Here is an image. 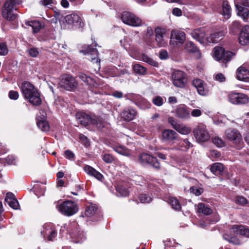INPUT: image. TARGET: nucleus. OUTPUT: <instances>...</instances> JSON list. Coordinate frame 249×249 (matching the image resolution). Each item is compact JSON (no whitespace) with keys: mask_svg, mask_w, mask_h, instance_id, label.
<instances>
[{"mask_svg":"<svg viewBox=\"0 0 249 249\" xmlns=\"http://www.w3.org/2000/svg\"><path fill=\"white\" fill-rule=\"evenodd\" d=\"M137 97L138 103L141 105H144L145 108H149L150 107V103L147 101L145 99L142 98V97L140 96H137Z\"/></svg>","mask_w":249,"mask_h":249,"instance_id":"obj_49","label":"nucleus"},{"mask_svg":"<svg viewBox=\"0 0 249 249\" xmlns=\"http://www.w3.org/2000/svg\"><path fill=\"white\" fill-rule=\"evenodd\" d=\"M169 203L172 206L173 209L175 210L179 211L181 209V206L178 200L174 197H170L169 200Z\"/></svg>","mask_w":249,"mask_h":249,"instance_id":"obj_39","label":"nucleus"},{"mask_svg":"<svg viewBox=\"0 0 249 249\" xmlns=\"http://www.w3.org/2000/svg\"><path fill=\"white\" fill-rule=\"evenodd\" d=\"M103 160L107 163L112 162L114 160V157L109 154H105L103 157Z\"/></svg>","mask_w":249,"mask_h":249,"instance_id":"obj_52","label":"nucleus"},{"mask_svg":"<svg viewBox=\"0 0 249 249\" xmlns=\"http://www.w3.org/2000/svg\"><path fill=\"white\" fill-rule=\"evenodd\" d=\"M139 200L141 203H149L152 200V198L148 196L146 194H142L138 196Z\"/></svg>","mask_w":249,"mask_h":249,"instance_id":"obj_45","label":"nucleus"},{"mask_svg":"<svg viewBox=\"0 0 249 249\" xmlns=\"http://www.w3.org/2000/svg\"><path fill=\"white\" fill-rule=\"evenodd\" d=\"M192 36L200 43L203 42L205 37V32L203 28L196 29L191 33Z\"/></svg>","mask_w":249,"mask_h":249,"instance_id":"obj_24","label":"nucleus"},{"mask_svg":"<svg viewBox=\"0 0 249 249\" xmlns=\"http://www.w3.org/2000/svg\"><path fill=\"white\" fill-rule=\"evenodd\" d=\"M159 57L160 59H166L168 57V53L166 51L162 50L160 52L159 54Z\"/></svg>","mask_w":249,"mask_h":249,"instance_id":"obj_63","label":"nucleus"},{"mask_svg":"<svg viewBox=\"0 0 249 249\" xmlns=\"http://www.w3.org/2000/svg\"><path fill=\"white\" fill-rule=\"evenodd\" d=\"M237 15L241 17L245 21H247L249 18V10L247 8L242 7V6L235 4Z\"/></svg>","mask_w":249,"mask_h":249,"instance_id":"obj_28","label":"nucleus"},{"mask_svg":"<svg viewBox=\"0 0 249 249\" xmlns=\"http://www.w3.org/2000/svg\"><path fill=\"white\" fill-rule=\"evenodd\" d=\"M139 59L153 66H157L158 63L152 59L148 57L146 54H142L141 57Z\"/></svg>","mask_w":249,"mask_h":249,"instance_id":"obj_40","label":"nucleus"},{"mask_svg":"<svg viewBox=\"0 0 249 249\" xmlns=\"http://www.w3.org/2000/svg\"><path fill=\"white\" fill-rule=\"evenodd\" d=\"M197 212L205 215H209L212 213L211 209L207 205L200 203L197 206Z\"/></svg>","mask_w":249,"mask_h":249,"instance_id":"obj_34","label":"nucleus"},{"mask_svg":"<svg viewBox=\"0 0 249 249\" xmlns=\"http://www.w3.org/2000/svg\"><path fill=\"white\" fill-rule=\"evenodd\" d=\"M212 141L213 143L218 147H222L225 145V142L218 137L213 138Z\"/></svg>","mask_w":249,"mask_h":249,"instance_id":"obj_46","label":"nucleus"},{"mask_svg":"<svg viewBox=\"0 0 249 249\" xmlns=\"http://www.w3.org/2000/svg\"><path fill=\"white\" fill-rule=\"evenodd\" d=\"M181 10L178 8H174L172 10V14L176 16L179 17L182 15Z\"/></svg>","mask_w":249,"mask_h":249,"instance_id":"obj_64","label":"nucleus"},{"mask_svg":"<svg viewBox=\"0 0 249 249\" xmlns=\"http://www.w3.org/2000/svg\"><path fill=\"white\" fill-rule=\"evenodd\" d=\"M84 170L88 175L94 177L99 180H102L103 178V176L100 172L89 165H86Z\"/></svg>","mask_w":249,"mask_h":249,"instance_id":"obj_26","label":"nucleus"},{"mask_svg":"<svg viewBox=\"0 0 249 249\" xmlns=\"http://www.w3.org/2000/svg\"><path fill=\"white\" fill-rule=\"evenodd\" d=\"M37 125L38 127L43 132H48L50 129V125L44 119L39 120L38 119L37 121Z\"/></svg>","mask_w":249,"mask_h":249,"instance_id":"obj_35","label":"nucleus"},{"mask_svg":"<svg viewBox=\"0 0 249 249\" xmlns=\"http://www.w3.org/2000/svg\"><path fill=\"white\" fill-rule=\"evenodd\" d=\"M235 202L242 205H244L248 203V200L245 197L241 196H237L235 198Z\"/></svg>","mask_w":249,"mask_h":249,"instance_id":"obj_51","label":"nucleus"},{"mask_svg":"<svg viewBox=\"0 0 249 249\" xmlns=\"http://www.w3.org/2000/svg\"><path fill=\"white\" fill-rule=\"evenodd\" d=\"M223 238L229 242L234 245H239L241 244L240 241L236 237L229 236L228 235H224L223 236Z\"/></svg>","mask_w":249,"mask_h":249,"instance_id":"obj_42","label":"nucleus"},{"mask_svg":"<svg viewBox=\"0 0 249 249\" xmlns=\"http://www.w3.org/2000/svg\"><path fill=\"white\" fill-rule=\"evenodd\" d=\"M237 78L239 80L247 81L249 80V71L244 67H239L237 71Z\"/></svg>","mask_w":249,"mask_h":249,"instance_id":"obj_25","label":"nucleus"},{"mask_svg":"<svg viewBox=\"0 0 249 249\" xmlns=\"http://www.w3.org/2000/svg\"><path fill=\"white\" fill-rule=\"evenodd\" d=\"M224 36V33L223 31H219L211 34L207 37L206 40L209 43H216L221 40Z\"/></svg>","mask_w":249,"mask_h":249,"instance_id":"obj_27","label":"nucleus"},{"mask_svg":"<svg viewBox=\"0 0 249 249\" xmlns=\"http://www.w3.org/2000/svg\"><path fill=\"white\" fill-rule=\"evenodd\" d=\"M229 100L233 104H245L248 102L247 95L241 93L232 92L229 94Z\"/></svg>","mask_w":249,"mask_h":249,"instance_id":"obj_14","label":"nucleus"},{"mask_svg":"<svg viewBox=\"0 0 249 249\" xmlns=\"http://www.w3.org/2000/svg\"><path fill=\"white\" fill-rule=\"evenodd\" d=\"M8 50L5 43H0V55H5L7 54Z\"/></svg>","mask_w":249,"mask_h":249,"instance_id":"obj_50","label":"nucleus"},{"mask_svg":"<svg viewBox=\"0 0 249 249\" xmlns=\"http://www.w3.org/2000/svg\"><path fill=\"white\" fill-rule=\"evenodd\" d=\"M57 208L62 214L68 216L75 214L78 210L77 205L71 200L63 202L58 205Z\"/></svg>","mask_w":249,"mask_h":249,"instance_id":"obj_5","label":"nucleus"},{"mask_svg":"<svg viewBox=\"0 0 249 249\" xmlns=\"http://www.w3.org/2000/svg\"><path fill=\"white\" fill-rule=\"evenodd\" d=\"M173 85L178 88H184L187 83V78L185 73L179 70H176L171 75Z\"/></svg>","mask_w":249,"mask_h":249,"instance_id":"obj_7","label":"nucleus"},{"mask_svg":"<svg viewBox=\"0 0 249 249\" xmlns=\"http://www.w3.org/2000/svg\"><path fill=\"white\" fill-rule=\"evenodd\" d=\"M87 53H90V57L92 62L96 63L100 62V60L98 57V52L96 49L89 47L87 50Z\"/></svg>","mask_w":249,"mask_h":249,"instance_id":"obj_30","label":"nucleus"},{"mask_svg":"<svg viewBox=\"0 0 249 249\" xmlns=\"http://www.w3.org/2000/svg\"><path fill=\"white\" fill-rule=\"evenodd\" d=\"M134 71L141 75H144L146 73V69L145 67L141 66L139 64H136L133 66Z\"/></svg>","mask_w":249,"mask_h":249,"instance_id":"obj_38","label":"nucleus"},{"mask_svg":"<svg viewBox=\"0 0 249 249\" xmlns=\"http://www.w3.org/2000/svg\"><path fill=\"white\" fill-rule=\"evenodd\" d=\"M190 191L191 192L195 194L196 196L200 195L203 192V190L201 188H197L195 186L192 187L190 188Z\"/></svg>","mask_w":249,"mask_h":249,"instance_id":"obj_54","label":"nucleus"},{"mask_svg":"<svg viewBox=\"0 0 249 249\" xmlns=\"http://www.w3.org/2000/svg\"><path fill=\"white\" fill-rule=\"evenodd\" d=\"M225 135L227 139L236 145L237 148L240 149L242 147V136L238 130L234 129H229L226 131Z\"/></svg>","mask_w":249,"mask_h":249,"instance_id":"obj_10","label":"nucleus"},{"mask_svg":"<svg viewBox=\"0 0 249 249\" xmlns=\"http://www.w3.org/2000/svg\"><path fill=\"white\" fill-rule=\"evenodd\" d=\"M136 115V110L131 108H125L121 114L122 117L126 121H130L133 120Z\"/></svg>","mask_w":249,"mask_h":249,"instance_id":"obj_22","label":"nucleus"},{"mask_svg":"<svg viewBox=\"0 0 249 249\" xmlns=\"http://www.w3.org/2000/svg\"><path fill=\"white\" fill-rule=\"evenodd\" d=\"M41 233L45 238L53 241L57 235V230L54 224L46 223L42 227Z\"/></svg>","mask_w":249,"mask_h":249,"instance_id":"obj_11","label":"nucleus"},{"mask_svg":"<svg viewBox=\"0 0 249 249\" xmlns=\"http://www.w3.org/2000/svg\"><path fill=\"white\" fill-rule=\"evenodd\" d=\"M215 80L219 82H224L226 81V77L225 75L222 73H218L214 76Z\"/></svg>","mask_w":249,"mask_h":249,"instance_id":"obj_53","label":"nucleus"},{"mask_svg":"<svg viewBox=\"0 0 249 249\" xmlns=\"http://www.w3.org/2000/svg\"><path fill=\"white\" fill-rule=\"evenodd\" d=\"M222 14L225 19H229L231 16V8L227 1L224 0L222 3Z\"/></svg>","mask_w":249,"mask_h":249,"instance_id":"obj_31","label":"nucleus"},{"mask_svg":"<svg viewBox=\"0 0 249 249\" xmlns=\"http://www.w3.org/2000/svg\"><path fill=\"white\" fill-rule=\"evenodd\" d=\"M28 53H29V55L31 57H36L39 53V52H38V50H37V49L35 48H31V49H29Z\"/></svg>","mask_w":249,"mask_h":249,"instance_id":"obj_56","label":"nucleus"},{"mask_svg":"<svg viewBox=\"0 0 249 249\" xmlns=\"http://www.w3.org/2000/svg\"><path fill=\"white\" fill-rule=\"evenodd\" d=\"M20 0H6L2 9V16L8 20H13L16 18L14 11L17 10L16 6L20 2Z\"/></svg>","mask_w":249,"mask_h":249,"instance_id":"obj_3","label":"nucleus"},{"mask_svg":"<svg viewBox=\"0 0 249 249\" xmlns=\"http://www.w3.org/2000/svg\"><path fill=\"white\" fill-rule=\"evenodd\" d=\"M156 34V41L159 47H163L166 44L164 40L163 37L165 34V30L160 28H156L155 30Z\"/></svg>","mask_w":249,"mask_h":249,"instance_id":"obj_19","label":"nucleus"},{"mask_svg":"<svg viewBox=\"0 0 249 249\" xmlns=\"http://www.w3.org/2000/svg\"><path fill=\"white\" fill-rule=\"evenodd\" d=\"M22 93L26 99L33 105L38 106L41 103L40 93L34 86L29 82H23L21 86Z\"/></svg>","mask_w":249,"mask_h":249,"instance_id":"obj_1","label":"nucleus"},{"mask_svg":"<svg viewBox=\"0 0 249 249\" xmlns=\"http://www.w3.org/2000/svg\"><path fill=\"white\" fill-rule=\"evenodd\" d=\"M213 57L217 61H221L224 63L223 67H226V63L230 61L234 53L230 52H225V49L220 46H216L213 51Z\"/></svg>","mask_w":249,"mask_h":249,"instance_id":"obj_4","label":"nucleus"},{"mask_svg":"<svg viewBox=\"0 0 249 249\" xmlns=\"http://www.w3.org/2000/svg\"><path fill=\"white\" fill-rule=\"evenodd\" d=\"M194 136L196 141L199 142H204L210 138V134L205 124L200 123L193 131Z\"/></svg>","mask_w":249,"mask_h":249,"instance_id":"obj_6","label":"nucleus"},{"mask_svg":"<svg viewBox=\"0 0 249 249\" xmlns=\"http://www.w3.org/2000/svg\"><path fill=\"white\" fill-rule=\"evenodd\" d=\"M224 166L220 163H215L211 167V172L215 175H219L223 171Z\"/></svg>","mask_w":249,"mask_h":249,"instance_id":"obj_33","label":"nucleus"},{"mask_svg":"<svg viewBox=\"0 0 249 249\" xmlns=\"http://www.w3.org/2000/svg\"><path fill=\"white\" fill-rule=\"evenodd\" d=\"M76 117L79 123L83 125L86 126L91 124L99 129L104 126V122L100 117L91 116L85 112H79L76 114Z\"/></svg>","mask_w":249,"mask_h":249,"instance_id":"obj_2","label":"nucleus"},{"mask_svg":"<svg viewBox=\"0 0 249 249\" xmlns=\"http://www.w3.org/2000/svg\"><path fill=\"white\" fill-rule=\"evenodd\" d=\"M25 24L32 28L33 32L34 34L38 33L43 27V25L37 20L27 21Z\"/></svg>","mask_w":249,"mask_h":249,"instance_id":"obj_29","label":"nucleus"},{"mask_svg":"<svg viewBox=\"0 0 249 249\" xmlns=\"http://www.w3.org/2000/svg\"><path fill=\"white\" fill-rule=\"evenodd\" d=\"M5 201L13 209L17 210L19 208V205L18 201L15 198V195L11 192H9L6 194Z\"/></svg>","mask_w":249,"mask_h":249,"instance_id":"obj_20","label":"nucleus"},{"mask_svg":"<svg viewBox=\"0 0 249 249\" xmlns=\"http://www.w3.org/2000/svg\"><path fill=\"white\" fill-rule=\"evenodd\" d=\"M139 160L142 165L149 164L155 168H159L160 164L156 158L147 153H142L139 156Z\"/></svg>","mask_w":249,"mask_h":249,"instance_id":"obj_13","label":"nucleus"},{"mask_svg":"<svg viewBox=\"0 0 249 249\" xmlns=\"http://www.w3.org/2000/svg\"><path fill=\"white\" fill-rule=\"evenodd\" d=\"M65 157L70 160H72L74 158V154L70 150H67L64 152Z\"/></svg>","mask_w":249,"mask_h":249,"instance_id":"obj_55","label":"nucleus"},{"mask_svg":"<svg viewBox=\"0 0 249 249\" xmlns=\"http://www.w3.org/2000/svg\"><path fill=\"white\" fill-rule=\"evenodd\" d=\"M186 51L189 53H195L198 51L197 48L191 41L188 42L185 46Z\"/></svg>","mask_w":249,"mask_h":249,"instance_id":"obj_41","label":"nucleus"},{"mask_svg":"<svg viewBox=\"0 0 249 249\" xmlns=\"http://www.w3.org/2000/svg\"><path fill=\"white\" fill-rule=\"evenodd\" d=\"M97 212V209L94 206H90L85 210V214L87 217L94 215Z\"/></svg>","mask_w":249,"mask_h":249,"instance_id":"obj_43","label":"nucleus"},{"mask_svg":"<svg viewBox=\"0 0 249 249\" xmlns=\"http://www.w3.org/2000/svg\"><path fill=\"white\" fill-rule=\"evenodd\" d=\"M71 237L73 239V242L78 243L83 242L86 239V235L83 231H79L76 234L72 233Z\"/></svg>","mask_w":249,"mask_h":249,"instance_id":"obj_36","label":"nucleus"},{"mask_svg":"<svg viewBox=\"0 0 249 249\" xmlns=\"http://www.w3.org/2000/svg\"><path fill=\"white\" fill-rule=\"evenodd\" d=\"M239 42L241 45L249 44V25H246L242 28L239 37Z\"/></svg>","mask_w":249,"mask_h":249,"instance_id":"obj_17","label":"nucleus"},{"mask_svg":"<svg viewBox=\"0 0 249 249\" xmlns=\"http://www.w3.org/2000/svg\"><path fill=\"white\" fill-rule=\"evenodd\" d=\"M232 231L237 235L249 237V230L243 225H234L232 227Z\"/></svg>","mask_w":249,"mask_h":249,"instance_id":"obj_23","label":"nucleus"},{"mask_svg":"<svg viewBox=\"0 0 249 249\" xmlns=\"http://www.w3.org/2000/svg\"><path fill=\"white\" fill-rule=\"evenodd\" d=\"M79 139L80 141L85 145V146H87L89 145V140L87 137H86L83 134H80L79 135Z\"/></svg>","mask_w":249,"mask_h":249,"instance_id":"obj_60","label":"nucleus"},{"mask_svg":"<svg viewBox=\"0 0 249 249\" xmlns=\"http://www.w3.org/2000/svg\"><path fill=\"white\" fill-rule=\"evenodd\" d=\"M186 39V34L182 31L173 30L171 31L170 43L173 46L182 44Z\"/></svg>","mask_w":249,"mask_h":249,"instance_id":"obj_12","label":"nucleus"},{"mask_svg":"<svg viewBox=\"0 0 249 249\" xmlns=\"http://www.w3.org/2000/svg\"><path fill=\"white\" fill-rule=\"evenodd\" d=\"M113 148L117 153L121 155L125 156H129L131 155V151L124 146L116 145Z\"/></svg>","mask_w":249,"mask_h":249,"instance_id":"obj_32","label":"nucleus"},{"mask_svg":"<svg viewBox=\"0 0 249 249\" xmlns=\"http://www.w3.org/2000/svg\"><path fill=\"white\" fill-rule=\"evenodd\" d=\"M58 85L67 90H71L76 88L77 82L71 75L64 74L60 78Z\"/></svg>","mask_w":249,"mask_h":249,"instance_id":"obj_9","label":"nucleus"},{"mask_svg":"<svg viewBox=\"0 0 249 249\" xmlns=\"http://www.w3.org/2000/svg\"><path fill=\"white\" fill-rule=\"evenodd\" d=\"M18 96V93L16 91L12 90L9 93V97L11 99L17 100Z\"/></svg>","mask_w":249,"mask_h":249,"instance_id":"obj_58","label":"nucleus"},{"mask_svg":"<svg viewBox=\"0 0 249 249\" xmlns=\"http://www.w3.org/2000/svg\"><path fill=\"white\" fill-rule=\"evenodd\" d=\"M192 85L197 89L198 93L202 96H206L209 93L206 85L200 79H195L192 81Z\"/></svg>","mask_w":249,"mask_h":249,"instance_id":"obj_16","label":"nucleus"},{"mask_svg":"<svg viewBox=\"0 0 249 249\" xmlns=\"http://www.w3.org/2000/svg\"><path fill=\"white\" fill-rule=\"evenodd\" d=\"M192 146V144L189 142L188 139H184L180 143V149L181 150H186Z\"/></svg>","mask_w":249,"mask_h":249,"instance_id":"obj_44","label":"nucleus"},{"mask_svg":"<svg viewBox=\"0 0 249 249\" xmlns=\"http://www.w3.org/2000/svg\"><path fill=\"white\" fill-rule=\"evenodd\" d=\"M168 122L172 125L173 128L175 129L178 126V125L179 124L177 123V122L175 120V119L173 117H169L168 118Z\"/></svg>","mask_w":249,"mask_h":249,"instance_id":"obj_59","label":"nucleus"},{"mask_svg":"<svg viewBox=\"0 0 249 249\" xmlns=\"http://www.w3.org/2000/svg\"><path fill=\"white\" fill-rule=\"evenodd\" d=\"M121 19L124 24L131 26L138 27L142 24V21L139 17L128 11L122 13Z\"/></svg>","mask_w":249,"mask_h":249,"instance_id":"obj_8","label":"nucleus"},{"mask_svg":"<svg viewBox=\"0 0 249 249\" xmlns=\"http://www.w3.org/2000/svg\"><path fill=\"white\" fill-rule=\"evenodd\" d=\"M190 114L194 117H199L202 115V111L199 109H194L190 112Z\"/></svg>","mask_w":249,"mask_h":249,"instance_id":"obj_57","label":"nucleus"},{"mask_svg":"<svg viewBox=\"0 0 249 249\" xmlns=\"http://www.w3.org/2000/svg\"><path fill=\"white\" fill-rule=\"evenodd\" d=\"M152 102L155 106L160 107L163 105L164 101L162 97L157 96L152 99Z\"/></svg>","mask_w":249,"mask_h":249,"instance_id":"obj_48","label":"nucleus"},{"mask_svg":"<svg viewBox=\"0 0 249 249\" xmlns=\"http://www.w3.org/2000/svg\"><path fill=\"white\" fill-rule=\"evenodd\" d=\"M177 116L182 119H188L190 118V110L185 106L178 107L176 109Z\"/></svg>","mask_w":249,"mask_h":249,"instance_id":"obj_18","label":"nucleus"},{"mask_svg":"<svg viewBox=\"0 0 249 249\" xmlns=\"http://www.w3.org/2000/svg\"><path fill=\"white\" fill-rule=\"evenodd\" d=\"M116 190L119 193L120 196H126L129 194V191L127 189L122 186H117Z\"/></svg>","mask_w":249,"mask_h":249,"instance_id":"obj_47","label":"nucleus"},{"mask_svg":"<svg viewBox=\"0 0 249 249\" xmlns=\"http://www.w3.org/2000/svg\"><path fill=\"white\" fill-rule=\"evenodd\" d=\"M210 156L213 158H217L220 157V153L216 150H212L210 151Z\"/></svg>","mask_w":249,"mask_h":249,"instance_id":"obj_62","label":"nucleus"},{"mask_svg":"<svg viewBox=\"0 0 249 249\" xmlns=\"http://www.w3.org/2000/svg\"><path fill=\"white\" fill-rule=\"evenodd\" d=\"M64 19L66 23L69 25L76 27H82L84 26V22L81 16L75 13L66 16Z\"/></svg>","mask_w":249,"mask_h":249,"instance_id":"obj_15","label":"nucleus"},{"mask_svg":"<svg viewBox=\"0 0 249 249\" xmlns=\"http://www.w3.org/2000/svg\"><path fill=\"white\" fill-rule=\"evenodd\" d=\"M177 138L178 134L171 129H165L162 133V139L165 142H171L176 140Z\"/></svg>","mask_w":249,"mask_h":249,"instance_id":"obj_21","label":"nucleus"},{"mask_svg":"<svg viewBox=\"0 0 249 249\" xmlns=\"http://www.w3.org/2000/svg\"><path fill=\"white\" fill-rule=\"evenodd\" d=\"M15 157L12 155L8 156L6 159V161L7 163L9 164H15Z\"/></svg>","mask_w":249,"mask_h":249,"instance_id":"obj_61","label":"nucleus"},{"mask_svg":"<svg viewBox=\"0 0 249 249\" xmlns=\"http://www.w3.org/2000/svg\"><path fill=\"white\" fill-rule=\"evenodd\" d=\"M175 130L182 135H187L191 131V128L180 124L176 128Z\"/></svg>","mask_w":249,"mask_h":249,"instance_id":"obj_37","label":"nucleus"}]
</instances>
